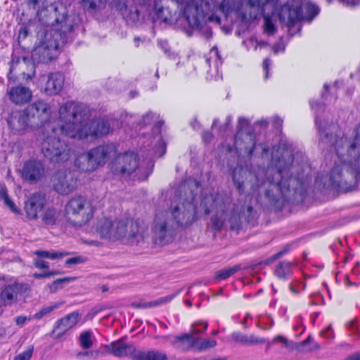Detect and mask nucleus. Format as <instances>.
<instances>
[{"label":"nucleus","instance_id":"nucleus-31","mask_svg":"<svg viewBox=\"0 0 360 360\" xmlns=\"http://www.w3.org/2000/svg\"><path fill=\"white\" fill-rule=\"evenodd\" d=\"M0 200H3L5 205L16 214H21V210L16 206L14 202L9 198L6 186L0 188Z\"/></svg>","mask_w":360,"mask_h":360},{"label":"nucleus","instance_id":"nucleus-9","mask_svg":"<svg viewBox=\"0 0 360 360\" xmlns=\"http://www.w3.org/2000/svg\"><path fill=\"white\" fill-rule=\"evenodd\" d=\"M67 221L75 226L88 224L94 217V207L91 202L82 195H75L66 203L64 209Z\"/></svg>","mask_w":360,"mask_h":360},{"label":"nucleus","instance_id":"nucleus-2","mask_svg":"<svg viewBox=\"0 0 360 360\" xmlns=\"http://www.w3.org/2000/svg\"><path fill=\"white\" fill-rule=\"evenodd\" d=\"M315 123L320 141L335 155L339 161L360 155V123L355 128L353 139L341 135V129L335 123L318 118Z\"/></svg>","mask_w":360,"mask_h":360},{"label":"nucleus","instance_id":"nucleus-57","mask_svg":"<svg viewBox=\"0 0 360 360\" xmlns=\"http://www.w3.org/2000/svg\"><path fill=\"white\" fill-rule=\"evenodd\" d=\"M101 354V352L98 350H91V351H86L84 352H80L78 354V356L79 355H85V356H89L94 359L97 358Z\"/></svg>","mask_w":360,"mask_h":360},{"label":"nucleus","instance_id":"nucleus-12","mask_svg":"<svg viewBox=\"0 0 360 360\" xmlns=\"http://www.w3.org/2000/svg\"><path fill=\"white\" fill-rule=\"evenodd\" d=\"M111 131L112 127L108 120L103 117L90 120L89 119L84 122L83 127H80L77 139H97L108 136Z\"/></svg>","mask_w":360,"mask_h":360},{"label":"nucleus","instance_id":"nucleus-16","mask_svg":"<svg viewBox=\"0 0 360 360\" xmlns=\"http://www.w3.org/2000/svg\"><path fill=\"white\" fill-rule=\"evenodd\" d=\"M46 194L42 191L32 193L24 202V211L29 220L37 221L48 205Z\"/></svg>","mask_w":360,"mask_h":360},{"label":"nucleus","instance_id":"nucleus-63","mask_svg":"<svg viewBox=\"0 0 360 360\" xmlns=\"http://www.w3.org/2000/svg\"><path fill=\"white\" fill-rule=\"evenodd\" d=\"M280 0H265V5L267 4H271L274 7H277L278 6Z\"/></svg>","mask_w":360,"mask_h":360},{"label":"nucleus","instance_id":"nucleus-46","mask_svg":"<svg viewBox=\"0 0 360 360\" xmlns=\"http://www.w3.org/2000/svg\"><path fill=\"white\" fill-rule=\"evenodd\" d=\"M264 30L268 34H274L276 31V28L269 15H264Z\"/></svg>","mask_w":360,"mask_h":360},{"label":"nucleus","instance_id":"nucleus-42","mask_svg":"<svg viewBox=\"0 0 360 360\" xmlns=\"http://www.w3.org/2000/svg\"><path fill=\"white\" fill-rule=\"evenodd\" d=\"M102 4V0H81V6L86 10H95Z\"/></svg>","mask_w":360,"mask_h":360},{"label":"nucleus","instance_id":"nucleus-20","mask_svg":"<svg viewBox=\"0 0 360 360\" xmlns=\"http://www.w3.org/2000/svg\"><path fill=\"white\" fill-rule=\"evenodd\" d=\"M184 210L176 206L172 210V214L176 224L181 226H188L197 219L195 209L191 202L183 204Z\"/></svg>","mask_w":360,"mask_h":360},{"label":"nucleus","instance_id":"nucleus-27","mask_svg":"<svg viewBox=\"0 0 360 360\" xmlns=\"http://www.w3.org/2000/svg\"><path fill=\"white\" fill-rule=\"evenodd\" d=\"M61 211L54 206H46L39 216L41 224L46 228L56 226L60 219Z\"/></svg>","mask_w":360,"mask_h":360},{"label":"nucleus","instance_id":"nucleus-1","mask_svg":"<svg viewBox=\"0 0 360 360\" xmlns=\"http://www.w3.org/2000/svg\"><path fill=\"white\" fill-rule=\"evenodd\" d=\"M274 167H258L252 171L243 166L236 167L232 172L233 181L240 193L245 190V185L249 184L252 192L258 195L264 193L269 202L278 211L284 205L286 196L290 191V182L292 176L288 175L293 159L286 161L283 157L272 158Z\"/></svg>","mask_w":360,"mask_h":360},{"label":"nucleus","instance_id":"nucleus-13","mask_svg":"<svg viewBox=\"0 0 360 360\" xmlns=\"http://www.w3.org/2000/svg\"><path fill=\"white\" fill-rule=\"evenodd\" d=\"M53 190L58 194L67 195L77 187V178L70 169H58L51 177Z\"/></svg>","mask_w":360,"mask_h":360},{"label":"nucleus","instance_id":"nucleus-10","mask_svg":"<svg viewBox=\"0 0 360 360\" xmlns=\"http://www.w3.org/2000/svg\"><path fill=\"white\" fill-rule=\"evenodd\" d=\"M360 179V155L335 162L330 172V181L333 186L341 188L349 184V177Z\"/></svg>","mask_w":360,"mask_h":360},{"label":"nucleus","instance_id":"nucleus-8","mask_svg":"<svg viewBox=\"0 0 360 360\" xmlns=\"http://www.w3.org/2000/svg\"><path fill=\"white\" fill-rule=\"evenodd\" d=\"M220 208L223 213H229L230 229L239 232L243 224H254L258 218L257 211L251 205L239 206L229 195L222 198Z\"/></svg>","mask_w":360,"mask_h":360},{"label":"nucleus","instance_id":"nucleus-49","mask_svg":"<svg viewBox=\"0 0 360 360\" xmlns=\"http://www.w3.org/2000/svg\"><path fill=\"white\" fill-rule=\"evenodd\" d=\"M60 272L58 271H47L44 273H34L33 277L37 279H41L49 278L52 276L58 275Z\"/></svg>","mask_w":360,"mask_h":360},{"label":"nucleus","instance_id":"nucleus-34","mask_svg":"<svg viewBox=\"0 0 360 360\" xmlns=\"http://www.w3.org/2000/svg\"><path fill=\"white\" fill-rule=\"evenodd\" d=\"M34 255L40 259L48 258L51 259H58L63 258L64 256L69 255V252H49L47 250H39L34 252Z\"/></svg>","mask_w":360,"mask_h":360},{"label":"nucleus","instance_id":"nucleus-35","mask_svg":"<svg viewBox=\"0 0 360 360\" xmlns=\"http://www.w3.org/2000/svg\"><path fill=\"white\" fill-rule=\"evenodd\" d=\"M176 294H173V295L160 297V299L156 300H153V301L148 302H145L143 304H137V307L146 309V308L157 307V306L171 302L176 297Z\"/></svg>","mask_w":360,"mask_h":360},{"label":"nucleus","instance_id":"nucleus-11","mask_svg":"<svg viewBox=\"0 0 360 360\" xmlns=\"http://www.w3.org/2000/svg\"><path fill=\"white\" fill-rule=\"evenodd\" d=\"M139 155L134 151L117 152L110 163V169L115 175L130 177L139 168Z\"/></svg>","mask_w":360,"mask_h":360},{"label":"nucleus","instance_id":"nucleus-59","mask_svg":"<svg viewBox=\"0 0 360 360\" xmlns=\"http://www.w3.org/2000/svg\"><path fill=\"white\" fill-rule=\"evenodd\" d=\"M226 0H222L219 5V8L223 13H228L231 10V7L226 5Z\"/></svg>","mask_w":360,"mask_h":360},{"label":"nucleus","instance_id":"nucleus-43","mask_svg":"<svg viewBox=\"0 0 360 360\" xmlns=\"http://www.w3.org/2000/svg\"><path fill=\"white\" fill-rule=\"evenodd\" d=\"M34 352V346L29 345L27 349L14 357L13 360H30Z\"/></svg>","mask_w":360,"mask_h":360},{"label":"nucleus","instance_id":"nucleus-23","mask_svg":"<svg viewBox=\"0 0 360 360\" xmlns=\"http://www.w3.org/2000/svg\"><path fill=\"white\" fill-rule=\"evenodd\" d=\"M42 79L45 81L44 91L47 95H57L63 88L65 77L60 72H50L46 77L43 76Z\"/></svg>","mask_w":360,"mask_h":360},{"label":"nucleus","instance_id":"nucleus-7","mask_svg":"<svg viewBox=\"0 0 360 360\" xmlns=\"http://www.w3.org/2000/svg\"><path fill=\"white\" fill-rule=\"evenodd\" d=\"M175 2L182 11L188 23L198 26L203 21H216L219 23L220 17L213 12L214 0H172Z\"/></svg>","mask_w":360,"mask_h":360},{"label":"nucleus","instance_id":"nucleus-37","mask_svg":"<svg viewBox=\"0 0 360 360\" xmlns=\"http://www.w3.org/2000/svg\"><path fill=\"white\" fill-rule=\"evenodd\" d=\"M208 327V323L204 321H197L194 323L190 330V333L193 336L195 337L196 335H200L204 333Z\"/></svg>","mask_w":360,"mask_h":360},{"label":"nucleus","instance_id":"nucleus-39","mask_svg":"<svg viewBox=\"0 0 360 360\" xmlns=\"http://www.w3.org/2000/svg\"><path fill=\"white\" fill-rule=\"evenodd\" d=\"M266 343V349H269L271 343L269 341L268 338L255 336L253 334L248 335V345H262Z\"/></svg>","mask_w":360,"mask_h":360},{"label":"nucleus","instance_id":"nucleus-47","mask_svg":"<svg viewBox=\"0 0 360 360\" xmlns=\"http://www.w3.org/2000/svg\"><path fill=\"white\" fill-rule=\"evenodd\" d=\"M86 261V259L82 256H77L68 258L65 262V266L70 267L73 265L79 264L84 263Z\"/></svg>","mask_w":360,"mask_h":360},{"label":"nucleus","instance_id":"nucleus-64","mask_svg":"<svg viewBox=\"0 0 360 360\" xmlns=\"http://www.w3.org/2000/svg\"><path fill=\"white\" fill-rule=\"evenodd\" d=\"M348 360H360V354H355L349 356Z\"/></svg>","mask_w":360,"mask_h":360},{"label":"nucleus","instance_id":"nucleus-54","mask_svg":"<svg viewBox=\"0 0 360 360\" xmlns=\"http://www.w3.org/2000/svg\"><path fill=\"white\" fill-rule=\"evenodd\" d=\"M201 137L204 143H208L213 139L214 135L210 131H204L202 132Z\"/></svg>","mask_w":360,"mask_h":360},{"label":"nucleus","instance_id":"nucleus-44","mask_svg":"<svg viewBox=\"0 0 360 360\" xmlns=\"http://www.w3.org/2000/svg\"><path fill=\"white\" fill-rule=\"evenodd\" d=\"M47 0H25L27 6L32 9L39 11L46 5Z\"/></svg>","mask_w":360,"mask_h":360},{"label":"nucleus","instance_id":"nucleus-26","mask_svg":"<svg viewBox=\"0 0 360 360\" xmlns=\"http://www.w3.org/2000/svg\"><path fill=\"white\" fill-rule=\"evenodd\" d=\"M8 95L12 103L19 105L29 103L32 96L30 89L21 85L12 86L8 91Z\"/></svg>","mask_w":360,"mask_h":360},{"label":"nucleus","instance_id":"nucleus-45","mask_svg":"<svg viewBox=\"0 0 360 360\" xmlns=\"http://www.w3.org/2000/svg\"><path fill=\"white\" fill-rule=\"evenodd\" d=\"M231 338L237 343L248 345V335L240 331H234L231 333Z\"/></svg>","mask_w":360,"mask_h":360},{"label":"nucleus","instance_id":"nucleus-53","mask_svg":"<svg viewBox=\"0 0 360 360\" xmlns=\"http://www.w3.org/2000/svg\"><path fill=\"white\" fill-rule=\"evenodd\" d=\"M34 265L36 268L39 269L49 270V262H47L40 258L35 259V261L34 262Z\"/></svg>","mask_w":360,"mask_h":360},{"label":"nucleus","instance_id":"nucleus-41","mask_svg":"<svg viewBox=\"0 0 360 360\" xmlns=\"http://www.w3.org/2000/svg\"><path fill=\"white\" fill-rule=\"evenodd\" d=\"M319 13V7L313 4L309 3L305 6L306 18L309 20L314 19Z\"/></svg>","mask_w":360,"mask_h":360},{"label":"nucleus","instance_id":"nucleus-19","mask_svg":"<svg viewBox=\"0 0 360 360\" xmlns=\"http://www.w3.org/2000/svg\"><path fill=\"white\" fill-rule=\"evenodd\" d=\"M80 319V314L78 311H72L65 316L58 319L51 332V337L60 339L70 329L74 328Z\"/></svg>","mask_w":360,"mask_h":360},{"label":"nucleus","instance_id":"nucleus-32","mask_svg":"<svg viewBox=\"0 0 360 360\" xmlns=\"http://www.w3.org/2000/svg\"><path fill=\"white\" fill-rule=\"evenodd\" d=\"M17 288L13 285H6L1 292L0 297L5 304H11L15 299Z\"/></svg>","mask_w":360,"mask_h":360},{"label":"nucleus","instance_id":"nucleus-61","mask_svg":"<svg viewBox=\"0 0 360 360\" xmlns=\"http://www.w3.org/2000/svg\"><path fill=\"white\" fill-rule=\"evenodd\" d=\"M283 255L282 254V252L280 251H278V252H276V254L273 255L269 259V262H274V261H276V259H279L280 257H283Z\"/></svg>","mask_w":360,"mask_h":360},{"label":"nucleus","instance_id":"nucleus-40","mask_svg":"<svg viewBox=\"0 0 360 360\" xmlns=\"http://www.w3.org/2000/svg\"><path fill=\"white\" fill-rule=\"evenodd\" d=\"M80 345L84 349H87L90 348L93 342L91 339V332L89 330L82 333L79 335Z\"/></svg>","mask_w":360,"mask_h":360},{"label":"nucleus","instance_id":"nucleus-22","mask_svg":"<svg viewBox=\"0 0 360 360\" xmlns=\"http://www.w3.org/2000/svg\"><path fill=\"white\" fill-rule=\"evenodd\" d=\"M278 15L281 20H286V24L289 27L295 26L296 23L304 19L301 5L294 6L286 3L281 7Z\"/></svg>","mask_w":360,"mask_h":360},{"label":"nucleus","instance_id":"nucleus-50","mask_svg":"<svg viewBox=\"0 0 360 360\" xmlns=\"http://www.w3.org/2000/svg\"><path fill=\"white\" fill-rule=\"evenodd\" d=\"M30 33V29L27 25H22L18 32V41L24 40L25 39Z\"/></svg>","mask_w":360,"mask_h":360},{"label":"nucleus","instance_id":"nucleus-36","mask_svg":"<svg viewBox=\"0 0 360 360\" xmlns=\"http://www.w3.org/2000/svg\"><path fill=\"white\" fill-rule=\"evenodd\" d=\"M75 279H76V277H72V276H67V277L57 278L49 285L50 292H56L59 289H62L65 284L69 283L72 281H74Z\"/></svg>","mask_w":360,"mask_h":360},{"label":"nucleus","instance_id":"nucleus-48","mask_svg":"<svg viewBox=\"0 0 360 360\" xmlns=\"http://www.w3.org/2000/svg\"><path fill=\"white\" fill-rule=\"evenodd\" d=\"M249 4L251 7L257 8V11L264 12L265 0H249Z\"/></svg>","mask_w":360,"mask_h":360},{"label":"nucleus","instance_id":"nucleus-56","mask_svg":"<svg viewBox=\"0 0 360 360\" xmlns=\"http://www.w3.org/2000/svg\"><path fill=\"white\" fill-rule=\"evenodd\" d=\"M269 66H270V60L268 58H264L262 62V68H263V70L264 72L265 79H267L269 77Z\"/></svg>","mask_w":360,"mask_h":360},{"label":"nucleus","instance_id":"nucleus-51","mask_svg":"<svg viewBox=\"0 0 360 360\" xmlns=\"http://www.w3.org/2000/svg\"><path fill=\"white\" fill-rule=\"evenodd\" d=\"M212 227L216 231L221 230L224 226V221L221 220L218 216L212 217Z\"/></svg>","mask_w":360,"mask_h":360},{"label":"nucleus","instance_id":"nucleus-15","mask_svg":"<svg viewBox=\"0 0 360 360\" xmlns=\"http://www.w3.org/2000/svg\"><path fill=\"white\" fill-rule=\"evenodd\" d=\"M177 344L180 345L183 350L193 349L196 352H200L214 347L217 345V341L214 339H202L191 334L184 333L175 337L173 345Z\"/></svg>","mask_w":360,"mask_h":360},{"label":"nucleus","instance_id":"nucleus-25","mask_svg":"<svg viewBox=\"0 0 360 360\" xmlns=\"http://www.w3.org/2000/svg\"><path fill=\"white\" fill-rule=\"evenodd\" d=\"M65 34L61 30L50 29L44 32L42 39V45L45 50L48 51H57L60 44L64 43Z\"/></svg>","mask_w":360,"mask_h":360},{"label":"nucleus","instance_id":"nucleus-30","mask_svg":"<svg viewBox=\"0 0 360 360\" xmlns=\"http://www.w3.org/2000/svg\"><path fill=\"white\" fill-rule=\"evenodd\" d=\"M167 355L165 352L158 350H150L148 352L139 351L135 360H167Z\"/></svg>","mask_w":360,"mask_h":360},{"label":"nucleus","instance_id":"nucleus-6","mask_svg":"<svg viewBox=\"0 0 360 360\" xmlns=\"http://www.w3.org/2000/svg\"><path fill=\"white\" fill-rule=\"evenodd\" d=\"M250 123L245 117H239L238 120L236 133L234 136V148L237 153L244 152L248 157L251 158L257 154L256 150L261 148L259 156L263 158L267 156L269 153V146L265 142L257 144L256 136L250 129Z\"/></svg>","mask_w":360,"mask_h":360},{"label":"nucleus","instance_id":"nucleus-33","mask_svg":"<svg viewBox=\"0 0 360 360\" xmlns=\"http://www.w3.org/2000/svg\"><path fill=\"white\" fill-rule=\"evenodd\" d=\"M242 269L240 264H236L233 266L223 269L216 272L215 278L219 280H226L236 272Z\"/></svg>","mask_w":360,"mask_h":360},{"label":"nucleus","instance_id":"nucleus-3","mask_svg":"<svg viewBox=\"0 0 360 360\" xmlns=\"http://www.w3.org/2000/svg\"><path fill=\"white\" fill-rule=\"evenodd\" d=\"M96 231L102 238L122 240L128 245L138 244L148 236V227L144 221L132 218L115 221L110 218H102L98 221Z\"/></svg>","mask_w":360,"mask_h":360},{"label":"nucleus","instance_id":"nucleus-38","mask_svg":"<svg viewBox=\"0 0 360 360\" xmlns=\"http://www.w3.org/2000/svg\"><path fill=\"white\" fill-rule=\"evenodd\" d=\"M60 305V303H56L51 306L44 307L36 312L33 317L37 320L41 319L44 316L52 312L55 309L59 307Z\"/></svg>","mask_w":360,"mask_h":360},{"label":"nucleus","instance_id":"nucleus-55","mask_svg":"<svg viewBox=\"0 0 360 360\" xmlns=\"http://www.w3.org/2000/svg\"><path fill=\"white\" fill-rule=\"evenodd\" d=\"M20 58L18 56L12 55L10 66V72L14 71L20 63Z\"/></svg>","mask_w":360,"mask_h":360},{"label":"nucleus","instance_id":"nucleus-14","mask_svg":"<svg viewBox=\"0 0 360 360\" xmlns=\"http://www.w3.org/2000/svg\"><path fill=\"white\" fill-rule=\"evenodd\" d=\"M27 117L37 118L39 124L40 133L44 130L47 124H55L51 122V110L50 105L43 100H37L29 105L25 110Z\"/></svg>","mask_w":360,"mask_h":360},{"label":"nucleus","instance_id":"nucleus-60","mask_svg":"<svg viewBox=\"0 0 360 360\" xmlns=\"http://www.w3.org/2000/svg\"><path fill=\"white\" fill-rule=\"evenodd\" d=\"M27 321V317L23 316H19L15 319V323L17 325H23Z\"/></svg>","mask_w":360,"mask_h":360},{"label":"nucleus","instance_id":"nucleus-17","mask_svg":"<svg viewBox=\"0 0 360 360\" xmlns=\"http://www.w3.org/2000/svg\"><path fill=\"white\" fill-rule=\"evenodd\" d=\"M97 167L103 166L111 158H115L118 147L114 143H104L89 150Z\"/></svg>","mask_w":360,"mask_h":360},{"label":"nucleus","instance_id":"nucleus-62","mask_svg":"<svg viewBox=\"0 0 360 360\" xmlns=\"http://www.w3.org/2000/svg\"><path fill=\"white\" fill-rule=\"evenodd\" d=\"M291 248H292V245L290 244H286L282 250H281V252H282V254L284 255H287L288 253H289L291 250Z\"/></svg>","mask_w":360,"mask_h":360},{"label":"nucleus","instance_id":"nucleus-58","mask_svg":"<svg viewBox=\"0 0 360 360\" xmlns=\"http://www.w3.org/2000/svg\"><path fill=\"white\" fill-rule=\"evenodd\" d=\"M311 340H312L311 335H309L306 339H304V340H302L300 342L297 343L295 348L298 349V350H300V347H303V346L309 344L311 341Z\"/></svg>","mask_w":360,"mask_h":360},{"label":"nucleus","instance_id":"nucleus-21","mask_svg":"<svg viewBox=\"0 0 360 360\" xmlns=\"http://www.w3.org/2000/svg\"><path fill=\"white\" fill-rule=\"evenodd\" d=\"M153 241L159 245H165L172 241L174 237L173 230L168 226L165 220L159 221L158 217L155 219L153 228Z\"/></svg>","mask_w":360,"mask_h":360},{"label":"nucleus","instance_id":"nucleus-28","mask_svg":"<svg viewBox=\"0 0 360 360\" xmlns=\"http://www.w3.org/2000/svg\"><path fill=\"white\" fill-rule=\"evenodd\" d=\"M75 165L82 172H91L98 168L89 151L78 155Z\"/></svg>","mask_w":360,"mask_h":360},{"label":"nucleus","instance_id":"nucleus-52","mask_svg":"<svg viewBox=\"0 0 360 360\" xmlns=\"http://www.w3.org/2000/svg\"><path fill=\"white\" fill-rule=\"evenodd\" d=\"M270 342L271 343V345L274 344H276L278 342H281V343L283 344L285 347H287V348L290 347L288 339L281 335H276L273 338L272 341Z\"/></svg>","mask_w":360,"mask_h":360},{"label":"nucleus","instance_id":"nucleus-29","mask_svg":"<svg viewBox=\"0 0 360 360\" xmlns=\"http://www.w3.org/2000/svg\"><path fill=\"white\" fill-rule=\"evenodd\" d=\"M292 264L288 261L280 262L276 266L274 274L275 276L283 281L288 280L292 274Z\"/></svg>","mask_w":360,"mask_h":360},{"label":"nucleus","instance_id":"nucleus-18","mask_svg":"<svg viewBox=\"0 0 360 360\" xmlns=\"http://www.w3.org/2000/svg\"><path fill=\"white\" fill-rule=\"evenodd\" d=\"M45 174V166L39 160L30 159L25 161L21 169L22 178L30 183L40 181Z\"/></svg>","mask_w":360,"mask_h":360},{"label":"nucleus","instance_id":"nucleus-5","mask_svg":"<svg viewBox=\"0 0 360 360\" xmlns=\"http://www.w3.org/2000/svg\"><path fill=\"white\" fill-rule=\"evenodd\" d=\"M60 120L63 123L58 127L60 133L71 139H77L80 127L89 120V112L82 103L68 101L58 110Z\"/></svg>","mask_w":360,"mask_h":360},{"label":"nucleus","instance_id":"nucleus-4","mask_svg":"<svg viewBox=\"0 0 360 360\" xmlns=\"http://www.w3.org/2000/svg\"><path fill=\"white\" fill-rule=\"evenodd\" d=\"M62 134L56 124H47L41 133V151L46 159L54 164L68 161L74 153L72 146L60 138Z\"/></svg>","mask_w":360,"mask_h":360},{"label":"nucleus","instance_id":"nucleus-24","mask_svg":"<svg viewBox=\"0 0 360 360\" xmlns=\"http://www.w3.org/2000/svg\"><path fill=\"white\" fill-rule=\"evenodd\" d=\"M139 351L134 345L124 343L122 338L112 342L108 346V352L119 358L130 357L132 360H135Z\"/></svg>","mask_w":360,"mask_h":360}]
</instances>
